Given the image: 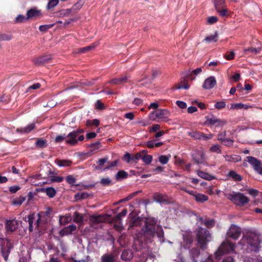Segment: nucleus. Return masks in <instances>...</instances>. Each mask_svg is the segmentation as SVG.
<instances>
[{
  "label": "nucleus",
  "instance_id": "f257e3e1",
  "mask_svg": "<svg viewBox=\"0 0 262 262\" xmlns=\"http://www.w3.org/2000/svg\"><path fill=\"white\" fill-rule=\"evenodd\" d=\"M260 239L254 232H248L241 239L239 246L247 252L257 251L260 248Z\"/></svg>",
  "mask_w": 262,
  "mask_h": 262
},
{
  "label": "nucleus",
  "instance_id": "f03ea898",
  "mask_svg": "<svg viewBox=\"0 0 262 262\" xmlns=\"http://www.w3.org/2000/svg\"><path fill=\"white\" fill-rule=\"evenodd\" d=\"M227 198L236 205L242 206L248 203L249 199L243 193L233 192L226 194Z\"/></svg>",
  "mask_w": 262,
  "mask_h": 262
},
{
  "label": "nucleus",
  "instance_id": "7ed1b4c3",
  "mask_svg": "<svg viewBox=\"0 0 262 262\" xmlns=\"http://www.w3.org/2000/svg\"><path fill=\"white\" fill-rule=\"evenodd\" d=\"M197 239L201 248L204 249L207 243L211 240V236L207 230L200 228L197 233Z\"/></svg>",
  "mask_w": 262,
  "mask_h": 262
},
{
  "label": "nucleus",
  "instance_id": "20e7f679",
  "mask_svg": "<svg viewBox=\"0 0 262 262\" xmlns=\"http://www.w3.org/2000/svg\"><path fill=\"white\" fill-rule=\"evenodd\" d=\"M45 215V212H40L39 213H32L28 216V222L29 224V230L32 231L34 226L36 227H38L40 224L43 221L42 217Z\"/></svg>",
  "mask_w": 262,
  "mask_h": 262
},
{
  "label": "nucleus",
  "instance_id": "39448f33",
  "mask_svg": "<svg viewBox=\"0 0 262 262\" xmlns=\"http://www.w3.org/2000/svg\"><path fill=\"white\" fill-rule=\"evenodd\" d=\"M235 248V246L228 241L224 242L217 251L215 253V255L216 257H220L223 254L233 252Z\"/></svg>",
  "mask_w": 262,
  "mask_h": 262
},
{
  "label": "nucleus",
  "instance_id": "423d86ee",
  "mask_svg": "<svg viewBox=\"0 0 262 262\" xmlns=\"http://www.w3.org/2000/svg\"><path fill=\"white\" fill-rule=\"evenodd\" d=\"M0 245L2 246V255L6 261L7 260L8 255L11 249L12 245L9 240L6 238H0Z\"/></svg>",
  "mask_w": 262,
  "mask_h": 262
},
{
  "label": "nucleus",
  "instance_id": "0eeeda50",
  "mask_svg": "<svg viewBox=\"0 0 262 262\" xmlns=\"http://www.w3.org/2000/svg\"><path fill=\"white\" fill-rule=\"evenodd\" d=\"M145 232H147L148 234H154L155 233V227L151 226V227H148V226L147 225L145 228ZM156 234H157L160 242H164V233L161 227H157Z\"/></svg>",
  "mask_w": 262,
  "mask_h": 262
},
{
  "label": "nucleus",
  "instance_id": "6e6552de",
  "mask_svg": "<svg viewBox=\"0 0 262 262\" xmlns=\"http://www.w3.org/2000/svg\"><path fill=\"white\" fill-rule=\"evenodd\" d=\"M247 161L253 166V168L260 174H262V167L259 161L256 158L248 156L247 157Z\"/></svg>",
  "mask_w": 262,
  "mask_h": 262
},
{
  "label": "nucleus",
  "instance_id": "1a4fd4ad",
  "mask_svg": "<svg viewBox=\"0 0 262 262\" xmlns=\"http://www.w3.org/2000/svg\"><path fill=\"white\" fill-rule=\"evenodd\" d=\"M156 117L162 121H167L170 116V113L169 111L166 109L158 110L153 113Z\"/></svg>",
  "mask_w": 262,
  "mask_h": 262
},
{
  "label": "nucleus",
  "instance_id": "9d476101",
  "mask_svg": "<svg viewBox=\"0 0 262 262\" xmlns=\"http://www.w3.org/2000/svg\"><path fill=\"white\" fill-rule=\"evenodd\" d=\"M241 232V229L238 227L232 225L229 229L227 235L229 237L236 239L240 236Z\"/></svg>",
  "mask_w": 262,
  "mask_h": 262
},
{
  "label": "nucleus",
  "instance_id": "9b49d317",
  "mask_svg": "<svg viewBox=\"0 0 262 262\" xmlns=\"http://www.w3.org/2000/svg\"><path fill=\"white\" fill-rule=\"evenodd\" d=\"M216 84V81L214 77L210 76L207 78L203 85V88L206 90L213 88Z\"/></svg>",
  "mask_w": 262,
  "mask_h": 262
},
{
  "label": "nucleus",
  "instance_id": "f8f14e48",
  "mask_svg": "<svg viewBox=\"0 0 262 262\" xmlns=\"http://www.w3.org/2000/svg\"><path fill=\"white\" fill-rule=\"evenodd\" d=\"M78 136V132H72L69 133L66 140V143L72 145H75L77 143V137Z\"/></svg>",
  "mask_w": 262,
  "mask_h": 262
},
{
  "label": "nucleus",
  "instance_id": "ddd939ff",
  "mask_svg": "<svg viewBox=\"0 0 262 262\" xmlns=\"http://www.w3.org/2000/svg\"><path fill=\"white\" fill-rule=\"evenodd\" d=\"M19 226V221L16 220L7 221L6 224V228L7 231L13 232L15 231Z\"/></svg>",
  "mask_w": 262,
  "mask_h": 262
},
{
  "label": "nucleus",
  "instance_id": "4468645a",
  "mask_svg": "<svg viewBox=\"0 0 262 262\" xmlns=\"http://www.w3.org/2000/svg\"><path fill=\"white\" fill-rule=\"evenodd\" d=\"M194 161L198 164H204L205 162V156L203 150L198 151L193 156Z\"/></svg>",
  "mask_w": 262,
  "mask_h": 262
},
{
  "label": "nucleus",
  "instance_id": "2eb2a0df",
  "mask_svg": "<svg viewBox=\"0 0 262 262\" xmlns=\"http://www.w3.org/2000/svg\"><path fill=\"white\" fill-rule=\"evenodd\" d=\"M41 15L40 10L36 8H34L29 10L27 12V18L28 20L33 19Z\"/></svg>",
  "mask_w": 262,
  "mask_h": 262
},
{
  "label": "nucleus",
  "instance_id": "dca6fc26",
  "mask_svg": "<svg viewBox=\"0 0 262 262\" xmlns=\"http://www.w3.org/2000/svg\"><path fill=\"white\" fill-rule=\"evenodd\" d=\"M76 226L74 224L65 227L60 231V235L63 236L71 234L73 231H75L76 230Z\"/></svg>",
  "mask_w": 262,
  "mask_h": 262
},
{
  "label": "nucleus",
  "instance_id": "f3484780",
  "mask_svg": "<svg viewBox=\"0 0 262 262\" xmlns=\"http://www.w3.org/2000/svg\"><path fill=\"white\" fill-rule=\"evenodd\" d=\"M207 121L208 123L211 125L217 124V125H224L226 124V121L224 120H220L217 119L215 117L212 116L211 117H208Z\"/></svg>",
  "mask_w": 262,
  "mask_h": 262
},
{
  "label": "nucleus",
  "instance_id": "a211bd4d",
  "mask_svg": "<svg viewBox=\"0 0 262 262\" xmlns=\"http://www.w3.org/2000/svg\"><path fill=\"white\" fill-rule=\"evenodd\" d=\"M35 128V124L34 123H31L28 125L26 127L21 128L20 129H17L16 132L22 134H27L30 133Z\"/></svg>",
  "mask_w": 262,
  "mask_h": 262
},
{
  "label": "nucleus",
  "instance_id": "6ab92c4d",
  "mask_svg": "<svg viewBox=\"0 0 262 262\" xmlns=\"http://www.w3.org/2000/svg\"><path fill=\"white\" fill-rule=\"evenodd\" d=\"M72 220V216L70 214L59 216V222L61 225H65L70 222Z\"/></svg>",
  "mask_w": 262,
  "mask_h": 262
},
{
  "label": "nucleus",
  "instance_id": "aec40b11",
  "mask_svg": "<svg viewBox=\"0 0 262 262\" xmlns=\"http://www.w3.org/2000/svg\"><path fill=\"white\" fill-rule=\"evenodd\" d=\"M198 176L201 178L207 180H211L214 179L215 178L214 176L204 171L198 170L196 171Z\"/></svg>",
  "mask_w": 262,
  "mask_h": 262
},
{
  "label": "nucleus",
  "instance_id": "412c9836",
  "mask_svg": "<svg viewBox=\"0 0 262 262\" xmlns=\"http://www.w3.org/2000/svg\"><path fill=\"white\" fill-rule=\"evenodd\" d=\"M250 107V106L241 103H232L230 109L231 110H241V109H248Z\"/></svg>",
  "mask_w": 262,
  "mask_h": 262
},
{
  "label": "nucleus",
  "instance_id": "4be33fe9",
  "mask_svg": "<svg viewBox=\"0 0 262 262\" xmlns=\"http://www.w3.org/2000/svg\"><path fill=\"white\" fill-rule=\"evenodd\" d=\"M218 40V34L215 32L213 34L207 36L204 40L208 43L215 42Z\"/></svg>",
  "mask_w": 262,
  "mask_h": 262
},
{
  "label": "nucleus",
  "instance_id": "5701e85b",
  "mask_svg": "<svg viewBox=\"0 0 262 262\" xmlns=\"http://www.w3.org/2000/svg\"><path fill=\"white\" fill-rule=\"evenodd\" d=\"M55 163L60 167L70 166L72 162L68 160H56Z\"/></svg>",
  "mask_w": 262,
  "mask_h": 262
},
{
  "label": "nucleus",
  "instance_id": "b1692460",
  "mask_svg": "<svg viewBox=\"0 0 262 262\" xmlns=\"http://www.w3.org/2000/svg\"><path fill=\"white\" fill-rule=\"evenodd\" d=\"M194 198L195 201L199 203H203L208 200L207 195L202 193H196Z\"/></svg>",
  "mask_w": 262,
  "mask_h": 262
},
{
  "label": "nucleus",
  "instance_id": "393cba45",
  "mask_svg": "<svg viewBox=\"0 0 262 262\" xmlns=\"http://www.w3.org/2000/svg\"><path fill=\"white\" fill-rule=\"evenodd\" d=\"M225 159L226 161L230 162H236L241 160V157L237 155L224 156Z\"/></svg>",
  "mask_w": 262,
  "mask_h": 262
},
{
  "label": "nucleus",
  "instance_id": "a878e982",
  "mask_svg": "<svg viewBox=\"0 0 262 262\" xmlns=\"http://www.w3.org/2000/svg\"><path fill=\"white\" fill-rule=\"evenodd\" d=\"M74 222L80 225L83 223V216L82 214L75 212L74 214Z\"/></svg>",
  "mask_w": 262,
  "mask_h": 262
},
{
  "label": "nucleus",
  "instance_id": "bb28decb",
  "mask_svg": "<svg viewBox=\"0 0 262 262\" xmlns=\"http://www.w3.org/2000/svg\"><path fill=\"white\" fill-rule=\"evenodd\" d=\"M26 196H20L13 200L12 204L15 206H20L26 200Z\"/></svg>",
  "mask_w": 262,
  "mask_h": 262
},
{
  "label": "nucleus",
  "instance_id": "cd10ccee",
  "mask_svg": "<svg viewBox=\"0 0 262 262\" xmlns=\"http://www.w3.org/2000/svg\"><path fill=\"white\" fill-rule=\"evenodd\" d=\"M43 192L50 198H53L56 194V190L52 187H48L43 189Z\"/></svg>",
  "mask_w": 262,
  "mask_h": 262
},
{
  "label": "nucleus",
  "instance_id": "c85d7f7f",
  "mask_svg": "<svg viewBox=\"0 0 262 262\" xmlns=\"http://www.w3.org/2000/svg\"><path fill=\"white\" fill-rule=\"evenodd\" d=\"M128 173L123 171V170H120L118 172V173L116 175V179L117 180L119 181L122 179H125L127 177Z\"/></svg>",
  "mask_w": 262,
  "mask_h": 262
},
{
  "label": "nucleus",
  "instance_id": "c756f323",
  "mask_svg": "<svg viewBox=\"0 0 262 262\" xmlns=\"http://www.w3.org/2000/svg\"><path fill=\"white\" fill-rule=\"evenodd\" d=\"M102 262H114V257L112 254H104L101 257Z\"/></svg>",
  "mask_w": 262,
  "mask_h": 262
},
{
  "label": "nucleus",
  "instance_id": "7c9ffc66",
  "mask_svg": "<svg viewBox=\"0 0 262 262\" xmlns=\"http://www.w3.org/2000/svg\"><path fill=\"white\" fill-rule=\"evenodd\" d=\"M132 257V253L128 250H124L121 255V258L123 260L127 261Z\"/></svg>",
  "mask_w": 262,
  "mask_h": 262
},
{
  "label": "nucleus",
  "instance_id": "2f4dec72",
  "mask_svg": "<svg viewBox=\"0 0 262 262\" xmlns=\"http://www.w3.org/2000/svg\"><path fill=\"white\" fill-rule=\"evenodd\" d=\"M218 139L219 140H221L225 145L231 146L232 145L233 140L228 138H223L222 137V135H220L219 136Z\"/></svg>",
  "mask_w": 262,
  "mask_h": 262
},
{
  "label": "nucleus",
  "instance_id": "473e14b6",
  "mask_svg": "<svg viewBox=\"0 0 262 262\" xmlns=\"http://www.w3.org/2000/svg\"><path fill=\"white\" fill-rule=\"evenodd\" d=\"M99 43L98 42H96L93 43L92 45L86 47L84 48H81L79 50V52L80 53H83L85 52L88 50H91L94 49L95 48H96L97 46H98Z\"/></svg>",
  "mask_w": 262,
  "mask_h": 262
},
{
  "label": "nucleus",
  "instance_id": "72a5a7b5",
  "mask_svg": "<svg viewBox=\"0 0 262 262\" xmlns=\"http://www.w3.org/2000/svg\"><path fill=\"white\" fill-rule=\"evenodd\" d=\"M189 84L187 82H185L184 81H181L180 82L178 83V84H177L176 85V89L177 90H179V89H181L187 90L189 89Z\"/></svg>",
  "mask_w": 262,
  "mask_h": 262
},
{
  "label": "nucleus",
  "instance_id": "f704fd0d",
  "mask_svg": "<svg viewBox=\"0 0 262 262\" xmlns=\"http://www.w3.org/2000/svg\"><path fill=\"white\" fill-rule=\"evenodd\" d=\"M215 9L221 16L224 17L228 16V11L227 9H221V7H217V6H216Z\"/></svg>",
  "mask_w": 262,
  "mask_h": 262
},
{
  "label": "nucleus",
  "instance_id": "c9c22d12",
  "mask_svg": "<svg viewBox=\"0 0 262 262\" xmlns=\"http://www.w3.org/2000/svg\"><path fill=\"white\" fill-rule=\"evenodd\" d=\"M228 176L235 181H241L242 180V177L234 171H230L228 173Z\"/></svg>",
  "mask_w": 262,
  "mask_h": 262
},
{
  "label": "nucleus",
  "instance_id": "e433bc0d",
  "mask_svg": "<svg viewBox=\"0 0 262 262\" xmlns=\"http://www.w3.org/2000/svg\"><path fill=\"white\" fill-rule=\"evenodd\" d=\"M108 161V159L107 158L100 159L97 161L98 165L95 166V169L97 170H99L101 168L102 166L104 165V163L107 162Z\"/></svg>",
  "mask_w": 262,
  "mask_h": 262
},
{
  "label": "nucleus",
  "instance_id": "4c0bfd02",
  "mask_svg": "<svg viewBox=\"0 0 262 262\" xmlns=\"http://www.w3.org/2000/svg\"><path fill=\"white\" fill-rule=\"evenodd\" d=\"M170 157H171L170 155H169V156H164V155L160 156L159 157V162L162 164L164 165V164H167L168 163V162L169 161V160L170 158Z\"/></svg>",
  "mask_w": 262,
  "mask_h": 262
},
{
  "label": "nucleus",
  "instance_id": "58836bf2",
  "mask_svg": "<svg viewBox=\"0 0 262 262\" xmlns=\"http://www.w3.org/2000/svg\"><path fill=\"white\" fill-rule=\"evenodd\" d=\"M27 20H28L27 16H25L23 15L19 14L15 18V22L16 23H21L26 22Z\"/></svg>",
  "mask_w": 262,
  "mask_h": 262
},
{
  "label": "nucleus",
  "instance_id": "ea45409f",
  "mask_svg": "<svg viewBox=\"0 0 262 262\" xmlns=\"http://www.w3.org/2000/svg\"><path fill=\"white\" fill-rule=\"evenodd\" d=\"M104 218L100 215H93L91 217L90 220L93 223H100L103 221Z\"/></svg>",
  "mask_w": 262,
  "mask_h": 262
},
{
  "label": "nucleus",
  "instance_id": "a19ab883",
  "mask_svg": "<svg viewBox=\"0 0 262 262\" xmlns=\"http://www.w3.org/2000/svg\"><path fill=\"white\" fill-rule=\"evenodd\" d=\"M12 38L10 34H0V42L10 40Z\"/></svg>",
  "mask_w": 262,
  "mask_h": 262
},
{
  "label": "nucleus",
  "instance_id": "79ce46f5",
  "mask_svg": "<svg viewBox=\"0 0 262 262\" xmlns=\"http://www.w3.org/2000/svg\"><path fill=\"white\" fill-rule=\"evenodd\" d=\"M36 146L39 148H43L47 146V142L45 140L38 139L36 142Z\"/></svg>",
  "mask_w": 262,
  "mask_h": 262
},
{
  "label": "nucleus",
  "instance_id": "37998d69",
  "mask_svg": "<svg viewBox=\"0 0 262 262\" xmlns=\"http://www.w3.org/2000/svg\"><path fill=\"white\" fill-rule=\"evenodd\" d=\"M142 160L146 164H149L152 161V156L151 155H145L143 156Z\"/></svg>",
  "mask_w": 262,
  "mask_h": 262
},
{
  "label": "nucleus",
  "instance_id": "c03bdc74",
  "mask_svg": "<svg viewBox=\"0 0 262 262\" xmlns=\"http://www.w3.org/2000/svg\"><path fill=\"white\" fill-rule=\"evenodd\" d=\"M89 194L86 192L78 193L75 195L76 200H81L83 199H86L88 197Z\"/></svg>",
  "mask_w": 262,
  "mask_h": 262
},
{
  "label": "nucleus",
  "instance_id": "a18cd8bd",
  "mask_svg": "<svg viewBox=\"0 0 262 262\" xmlns=\"http://www.w3.org/2000/svg\"><path fill=\"white\" fill-rule=\"evenodd\" d=\"M58 0H49L47 9H50L54 8L58 4Z\"/></svg>",
  "mask_w": 262,
  "mask_h": 262
},
{
  "label": "nucleus",
  "instance_id": "49530a36",
  "mask_svg": "<svg viewBox=\"0 0 262 262\" xmlns=\"http://www.w3.org/2000/svg\"><path fill=\"white\" fill-rule=\"evenodd\" d=\"M86 125L88 126H92L94 125L95 126H98L99 124V121L98 119H94L92 120H88L86 121Z\"/></svg>",
  "mask_w": 262,
  "mask_h": 262
},
{
  "label": "nucleus",
  "instance_id": "de8ad7c7",
  "mask_svg": "<svg viewBox=\"0 0 262 262\" xmlns=\"http://www.w3.org/2000/svg\"><path fill=\"white\" fill-rule=\"evenodd\" d=\"M53 26H54V24L41 25L39 27V30L41 32H45V31H47L48 29L53 27Z\"/></svg>",
  "mask_w": 262,
  "mask_h": 262
},
{
  "label": "nucleus",
  "instance_id": "09e8293b",
  "mask_svg": "<svg viewBox=\"0 0 262 262\" xmlns=\"http://www.w3.org/2000/svg\"><path fill=\"white\" fill-rule=\"evenodd\" d=\"M183 239L184 243L186 244V247L187 245L191 244L193 241L192 237L190 234L188 235L187 236H184Z\"/></svg>",
  "mask_w": 262,
  "mask_h": 262
},
{
  "label": "nucleus",
  "instance_id": "8fccbe9b",
  "mask_svg": "<svg viewBox=\"0 0 262 262\" xmlns=\"http://www.w3.org/2000/svg\"><path fill=\"white\" fill-rule=\"evenodd\" d=\"M100 182L103 186H108L111 184V180L109 178H102Z\"/></svg>",
  "mask_w": 262,
  "mask_h": 262
},
{
  "label": "nucleus",
  "instance_id": "3c124183",
  "mask_svg": "<svg viewBox=\"0 0 262 262\" xmlns=\"http://www.w3.org/2000/svg\"><path fill=\"white\" fill-rule=\"evenodd\" d=\"M210 150L212 152H216L217 154H220L221 152L220 147L218 145H214L212 146L210 148Z\"/></svg>",
  "mask_w": 262,
  "mask_h": 262
},
{
  "label": "nucleus",
  "instance_id": "603ef678",
  "mask_svg": "<svg viewBox=\"0 0 262 262\" xmlns=\"http://www.w3.org/2000/svg\"><path fill=\"white\" fill-rule=\"evenodd\" d=\"M188 135L196 139H201L202 138L201 134L196 132H189Z\"/></svg>",
  "mask_w": 262,
  "mask_h": 262
},
{
  "label": "nucleus",
  "instance_id": "864d4df0",
  "mask_svg": "<svg viewBox=\"0 0 262 262\" xmlns=\"http://www.w3.org/2000/svg\"><path fill=\"white\" fill-rule=\"evenodd\" d=\"M100 143L99 142H96L93 144H92L90 145L91 147V152H93L95 150H96L100 148Z\"/></svg>",
  "mask_w": 262,
  "mask_h": 262
},
{
  "label": "nucleus",
  "instance_id": "5fc2aeb1",
  "mask_svg": "<svg viewBox=\"0 0 262 262\" xmlns=\"http://www.w3.org/2000/svg\"><path fill=\"white\" fill-rule=\"evenodd\" d=\"M261 49L260 48H249L244 50V52L246 53L247 51H250L254 54H256L260 51Z\"/></svg>",
  "mask_w": 262,
  "mask_h": 262
},
{
  "label": "nucleus",
  "instance_id": "6e6d98bb",
  "mask_svg": "<svg viewBox=\"0 0 262 262\" xmlns=\"http://www.w3.org/2000/svg\"><path fill=\"white\" fill-rule=\"evenodd\" d=\"M20 189L18 185H13L9 188V191L12 193H15Z\"/></svg>",
  "mask_w": 262,
  "mask_h": 262
},
{
  "label": "nucleus",
  "instance_id": "4d7b16f0",
  "mask_svg": "<svg viewBox=\"0 0 262 262\" xmlns=\"http://www.w3.org/2000/svg\"><path fill=\"white\" fill-rule=\"evenodd\" d=\"M105 106L103 103L99 100H98L95 103V108L97 110H102Z\"/></svg>",
  "mask_w": 262,
  "mask_h": 262
},
{
  "label": "nucleus",
  "instance_id": "13d9d810",
  "mask_svg": "<svg viewBox=\"0 0 262 262\" xmlns=\"http://www.w3.org/2000/svg\"><path fill=\"white\" fill-rule=\"evenodd\" d=\"M83 4V2L79 1L77 2L76 4H75L71 9L72 10H78L82 7Z\"/></svg>",
  "mask_w": 262,
  "mask_h": 262
},
{
  "label": "nucleus",
  "instance_id": "bf43d9fd",
  "mask_svg": "<svg viewBox=\"0 0 262 262\" xmlns=\"http://www.w3.org/2000/svg\"><path fill=\"white\" fill-rule=\"evenodd\" d=\"M215 107L217 109H222L226 106V103L224 101L217 102L214 105Z\"/></svg>",
  "mask_w": 262,
  "mask_h": 262
},
{
  "label": "nucleus",
  "instance_id": "052dcab7",
  "mask_svg": "<svg viewBox=\"0 0 262 262\" xmlns=\"http://www.w3.org/2000/svg\"><path fill=\"white\" fill-rule=\"evenodd\" d=\"M67 182L70 184H73L76 182V179L71 175H69L66 178Z\"/></svg>",
  "mask_w": 262,
  "mask_h": 262
},
{
  "label": "nucleus",
  "instance_id": "680f3d73",
  "mask_svg": "<svg viewBox=\"0 0 262 262\" xmlns=\"http://www.w3.org/2000/svg\"><path fill=\"white\" fill-rule=\"evenodd\" d=\"M217 18L216 16H210L207 18V22L209 24H213L217 21Z\"/></svg>",
  "mask_w": 262,
  "mask_h": 262
},
{
  "label": "nucleus",
  "instance_id": "e2e57ef3",
  "mask_svg": "<svg viewBox=\"0 0 262 262\" xmlns=\"http://www.w3.org/2000/svg\"><path fill=\"white\" fill-rule=\"evenodd\" d=\"M177 105L181 108H186L187 107V104L184 101L178 100L176 101Z\"/></svg>",
  "mask_w": 262,
  "mask_h": 262
},
{
  "label": "nucleus",
  "instance_id": "0e129e2a",
  "mask_svg": "<svg viewBox=\"0 0 262 262\" xmlns=\"http://www.w3.org/2000/svg\"><path fill=\"white\" fill-rule=\"evenodd\" d=\"M204 224L207 227H212L214 225V221L213 220H207L204 222Z\"/></svg>",
  "mask_w": 262,
  "mask_h": 262
},
{
  "label": "nucleus",
  "instance_id": "69168bd1",
  "mask_svg": "<svg viewBox=\"0 0 262 262\" xmlns=\"http://www.w3.org/2000/svg\"><path fill=\"white\" fill-rule=\"evenodd\" d=\"M72 9H66L61 11L60 14L62 16H68L71 14Z\"/></svg>",
  "mask_w": 262,
  "mask_h": 262
},
{
  "label": "nucleus",
  "instance_id": "338daca9",
  "mask_svg": "<svg viewBox=\"0 0 262 262\" xmlns=\"http://www.w3.org/2000/svg\"><path fill=\"white\" fill-rule=\"evenodd\" d=\"M127 213L126 209H123L121 212L118 213L117 215V218L120 220L122 217L125 216Z\"/></svg>",
  "mask_w": 262,
  "mask_h": 262
},
{
  "label": "nucleus",
  "instance_id": "774afa93",
  "mask_svg": "<svg viewBox=\"0 0 262 262\" xmlns=\"http://www.w3.org/2000/svg\"><path fill=\"white\" fill-rule=\"evenodd\" d=\"M123 160L126 161L127 163H129L131 160H133V158L131 157L130 154L129 153H126L123 157Z\"/></svg>",
  "mask_w": 262,
  "mask_h": 262
}]
</instances>
